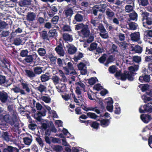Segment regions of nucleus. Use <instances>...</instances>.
<instances>
[{
    "instance_id": "nucleus-1",
    "label": "nucleus",
    "mask_w": 152,
    "mask_h": 152,
    "mask_svg": "<svg viewBox=\"0 0 152 152\" xmlns=\"http://www.w3.org/2000/svg\"><path fill=\"white\" fill-rule=\"evenodd\" d=\"M149 15V13L146 12H142L141 14L143 26L146 28L151 29V27L150 28L148 26L152 24V18L150 17Z\"/></svg>"
},
{
    "instance_id": "nucleus-2",
    "label": "nucleus",
    "mask_w": 152,
    "mask_h": 152,
    "mask_svg": "<svg viewBox=\"0 0 152 152\" xmlns=\"http://www.w3.org/2000/svg\"><path fill=\"white\" fill-rule=\"evenodd\" d=\"M63 69L64 70L65 73L66 75H68L69 74H72L74 75H75L76 72L75 71L70 72L71 71L74 70V68L71 62H69L67 64L66 66L63 67Z\"/></svg>"
},
{
    "instance_id": "nucleus-3",
    "label": "nucleus",
    "mask_w": 152,
    "mask_h": 152,
    "mask_svg": "<svg viewBox=\"0 0 152 152\" xmlns=\"http://www.w3.org/2000/svg\"><path fill=\"white\" fill-rule=\"evenodd\" d=\"M11 117L14 123L15 131L18 130L19 128L20 120L17 117V113L13 111Z\"/></svg>"
},
{
    "instance_id": "nucleus-4",
    "label": "nucleus",
    "mask_w": 152,
    "mask_h": 152,
    "mask_svg": "<svg viewBox=\"0 0 152 152\" xmlns=\"http://www.w3.org/2000/svg\"><path fill=\"white\" fill-rule=\"evenodd\" d=\"M105 102L107 103V110L111 112H112L113 108V102L112 99L110 97L106 99Z\"/></svg>"
},
{
    "instance_id": "nucleus-5",
    "label": "nucleus",
    "mask_w": 152,
    "mask_h": 152,
    "mask_svg": "<svg viewBox=\"0 0 152 152\" xmlns=\"http://www.w3.org/2000/svg\"><path fill=\"white\" fill-rule=\"evenodd\" d=\"M131 40L134 42H137L140 39V34L139 32H134L132 33L130 35Z\"/></svg>"
},
{
    "instance_id": "nucleus-6",
    "label": "nucleus",
    "mask_w": 152,
    "mask_h": 152,
    "mask_svg": "<svg viewBox=\"0 0 152 152\" xmlns=\"http://www.w3.org/2000/svg\"><path fill=\"white\" fill-rule=\"evenodd\" d=\"M79 69L81 71L82 74L85 75L87 73L86 64L83 63H80L78 65Z\"/></svg>"
},
{
    "instance_id": "nucleus-7",
    "label": "nucleus",
    "mask_w": 152,
    "mask_h": 152,
    "mask_svg": "<svg viewBox=\"0 0 152 152\" xmlns=\"http://www.w3.org/2000/svg\"><path fill=\"white\" fill-rule=\"evenodd\" d=\"M8 96L7 93L4 91H0V100L2 103H5L7 101Z\"/></svg>"
},
{
    "instance_id": "nucleus-8",
    "label": "nucleus",
    "mask_w": 152,
    "mask_h": 152,
    "mask_svg": "<svg viewBox=\"0 0 152 152\" xmlns=\"http://www.w3.org/2000/svg\"><path fill=\"white\" fill-rule=\"evenodd\" d=\"M66 48L67 49V51L70 54H72L75 53L77 51V48L73 45L68 44L66 45Z\"/></svg>"
},
{
    "instance_id": "nucleus-9",
    "label": "nucleus",
    "mask_w": 152,
    "mask_h": 152,
    "mask_svg": "<svg viewBox=\"0 0 152 152\" xmlns=\"http://www.w3.org/2000/svg\"><path fill=\"white\" fill-rule=\"evenodd\" d=\"M38 56L36 53H33L31 55L27 56L24 59V60L27 63H30L32 62L34 59H36Z\"/></svg>"
},
{
    "instance_id": "nucleus-10",
    "label": "nucleus",
    "mask_w": 152,
    "mask_h": 152,
    "mask_svg": "<svg viewBox=\"0 0 152 152\" xmlns=\"http://www.w3.org/2000/svg\"><path fill=\"white\" fill-rule=\"evenodd\" d=\"M4 119L5 121L9 123L12 126L13 129L15 130L14 124L11 117L9 115H6L4 116Z\"/></svg>"
},
{
    "instance_id": "nucleus-11",
    "label": "nucleus",
    "mask_w": 152,
    "mask_h": 152,
    "mask_svg": "<svg viewBox=\"0 0 152 152\" xmlns=\"http://www.w3.org/2000/svg\"><path fill=\"white\" fill-rule=\"evenodd\" d=\"M139 67L138 65H134L129 67V73L132 76V77L136 74L134 72L138 70Z\"/></svg>"
},
{
    "instance_id": "nucleus-12",
    "label": "nucleus",
    "mask_w": 152,
    "mask_h": 152,
    "mask_svg": "<svg viewBox=\"0 0 152 152\" xmlns=\"http://www.w3.org/2000/svg\"><path fill=\"white\" fill-rule=\"evenodd\" d=\"M127 79L129 80H133V77L129 73L126 72L121 75V80H124Z\"/></svg>"
},
{
    "instance_id": "nucleus-13",
    "label": "nucleus",
    "mask_w": 152,
    "mask_h": 152,
    "mask_svg": "<svg viewBox=\"0 0 152 152\" xmlns=\"http://www.w3.org/2000/svg\"><path fill=\"white\" fill-rule=\"evenodd\" d=\"M3 152H19V150L17 148L10 146H8L4 148Z\"/></svg>"
},
{
    "instance_id": "nucleus-14",
    "label": "nucleus",
    "mask_w": 152,
    "mask_h": 152,
    "mask_svg": "<svg viewBox=\"0 0 152 152\" xmlns=\"http://www.w3.org/2000/svg\"><path fill=\"white\" fill-rule=\"evenodd\" d=\"M55 50L57 53L61 56H64L65 53L61 45H58L55 48Z\"/></svg>"
},
{
    "instance_id": "nucleus-15",
    "label": "nucleus",
    "mask_w": 152,
    "mask_h": 152,
    "mask_svg": "<svg viewBox=\"0 0 152 152\" xmlns=\"http://www.w3.org/2000/svg\"><path fill=\"white\" fill-rule=\"evenodd\" d=\"M83 109L86 111H94L96 112L98 114H99L101 113L100 110L97 109V107H87L84 106L83 107Z\"/></svg>"
},
{
    "instance_id": "nucleus-16",
    "label": "nucleus",
    "mask_w": 152,
    "mask_h": 152,
    "mask_svg": "<svg viewBox=\"0 0 152 152\" xmlns=\"http://www.w3.org/2000/svg\"><path fill=\"white\" fill-rule=\"evenodd\" d=\"M36 15L34 13L29 12L26 15V20L29 22L33 21L35 20Z\"/></svg>"
},
{
    "instance_id": "nucleus-17",
    "label": "nucleus",
    "mask_w": 152,
    "mask_h": 152,
    "mask_svg": "<svg viewBox=\"0 0 152 152\" xmlns=\"http://www.w3.org/2000/svg\"><path fill=\"white\" fill-rule=\"evenodd\" d=\"M26 75L31 79H33L35 77L36 75L34 72L29 69H26L25 71Z\"/></svg>"
},
{
    "instance_id": "nucleus-18",
    "label": "nucleus",
    "mask_w": 152,
    "mask_h": 152,
    "mask_svg": "<svg viewBox=\"0 0 152 152\" xmlns=\"http://www.w3.org/2000/svg\"><path fill=\"white\" fill-rule=\"evenodd\" d=\"M81 33L85 37H88L90 34V31L88 29V26L86 24L85 27L81 30Z\"/></svg>"
},
{
    "instance_id": "nucleus-19",
    "label": "nucleus",
    "mask_w": 152,
    "mask_h": 152,
    "mask_svg": "<svg viewBox=\"0 0 152 152\" xmlns=\"http://www.w3.org/2000/svg\"><path fill=\"white\" fill-rule=\"evenodd\" d=\"M150 78L151 77L149 75H145L144 76H140L139 80L141 83L144 82H148L150 81Z\"/></svg>"
},
{
    "instance_id": "nucleus-20",
    "label": "nucleus",
    "mask_w": 152,
    "mask_h": 152,
    "mask_svg": "<svg viewBox=\"0 0 152 152\" xmlns=\"http://www.w3.org/2000/svg\"><path fill=\"white\" fill-rule=\"evenodd\" d=\"M140 118L142 121L145 123H148L151 119V117L149 115H142L140 116Z\"/></svg>"
},
{
    "instance_id": "nucleus-21",
    "label": "nucleus",
    "mask_w": 152,
    "mask_h": 152,
    "mask_svg": "<svg viewBox=\"0 0 152 152\" xmlns=\"http://www.w3.org/2000/svg\"><path fill=\"white\" fill-rule=\"evenodd\" d=\"M106 15L107 18L111 19L115 16V13L112 10L109 8H107L106 11Z\"/></svg>"
},
{
    "instance_id": "nucleus-22",
    "label": "nucleus",
    "mask_w": 152,
    "mask_h": 152,
    "mask_svg": "<svg viewBox=\"0 0 152 152\" xmlns=\"http://www.w3.org/2000/svg\"><path fill=\"white\" fill-rule=\"evenodd\" d=\"M132 51H134L135 52L138 53H140L142 51V48L140 46L137 45L134 47H132Z\"/></svg>"
},
{
    "instance_id": "nucleus-23",
    "label": "nucleus",
    "mask_w": 152,
    "mask_h": 152,
    "mask_svg": "<svg viewBox=\"0 0 152 152\" xmlns=\"http://www.w3.org/2000/svg\"><path fill=\"white\" fill-rule=\"evenodd\" d=\"M93 14L95 16L97 15L98 12H100L104 13L100 5L94 6L93 8Z\"/></svg>"
},
{
    "instance_id": "nucleus-24",
    "label": "nucleus",
    "mask_w": 152,
    "mask_h": 152,
    "mask_svg": "<svg viewBox=\"0 0 152 152\" xmlns=\"http://www.w3.org/2000/svg\"><path fill=\"white\" fill-rule=\"evenodd\" d=\"M64 39L66 42H72L73 40L72 37L68 34L65 33L63 35Z\"/></svg>"
},
{
    "instance_id": "nucleus-25",
    "label": "nucleus",
    "mask_w": 152,
    "mask_h": 152,
    "mask_svg": "<svg viewBox=\"0 0 152 152\" xmlns=\"http://www.w3.org/2000/svg\"><path fill=\"white\" fill-rule=\"evenodd\" d=\"M117 44L122 50H125L128 48V44L125 42H117Z\"/></svg>"
},
{
    "instance_id": "nucleus-26",
    "label": "nucleus",
    "mask_w": 152,
    "mask_h": 152,
    "mask_svg": "<svg viewBox=\"0 0 152 152\" xmlns=\"http://www.w3.org/2000/svg\"><path fill=\"white\" fill-rule=\"evenodd\" d=\"M82 12L81 11L78 12L75 16V19L77 21L80 22L83 20V16L80 14Z\"/></svg>"
},
{
    "instance_id": "nucleus-27",
    "label": "nucleus",
    "mask_w": 152,
    "mask_h": 152,
    "mask_svg": "<svg viewBox=\"0 0 152 152\" xmlns=\"http://www.w3.org/2000/svg\"><path fill=\"white\" fill-rule=\"evenodd\" d=\"M66 86L64 84H59L56 86V88L59 92H63L66 90Z\"/></svg>"
},
{
    "instance_id": "nucleus-28",
    "label": "nucleus",
    "mask_w": 152,
    "mask_h": 152,
    "mask_svg": "<svg viewBox=\"0 0 152 152\" xmlns=\"http://www.w3.org/2000/svg\"><path fill=\"white\" fill-rule=\"evenodd\" d=\"M36 89L41 93H42L44 92H46L47 90L46 87L42 84H40L36 88Z\"/></svg>"
},
{
    "instance_id": "nucleus-29",
    "label": "nucleus",
    "mask_w": 152,
    "mask_h": 152,
    "mask_svg": "<svg viewBox=\"0 0 152 152\" xmlns=\"http://www.w3.org/2000/svg\"><path fill=\"white\" fill-rule=\"evenodd\" d=\"M23 142L25 144L28 145H29L31 143L32 139L31 136L30 137H25L23 138Z\"/></svg>"
},
{
    "instance_id": "nucleus-30",
    "label": "nucleus",
    "mask_w": 152,
    "mask_h": 152,
    "mask_svg": "<svg viewBox=\"0 0 152 152\" xmlns=\"http://www.w3.org/2000/svg\"><path fill=\"white\" fill-rule=\"evenodd\" d=\"M11 90L13 91L15 93H20L24 95L26 94L24 90L21 89L19 87L15 86L14 88L11 89Z\"/></svg>"
},
{
    "instance_id": "nucleus-31",
    "label": "nucleus",
    "mask_w": 152,
    "mask_h": 152,
    "mask_svg": "<svg viewBox=\"0 0 152 152\" xmlns=\"http://www.w3.org/2000/svg\"><path fill=\"white\" fill-rule=\"evenodd\" d=\"M10 136L8 133L7 132H3L1 135V137L3 139L6 141L8 142L10 140Z\"/></svg>"
},
{
    "instance_id": "nucleus-32",
    "label": "nucleus",
    "mask_w": 152,
    "mask_h": 152,
    "mask_svg": "<svg viewBox=\"0 0 152 152\" xmlns=\"http://www.w3.org/2000/svg\"><path fill=\"white\" fill-rule=\"evenodd\" d=\"M45 115V112H44L42 113L41 112H39L37 114L34 116L35 118L37 121H40L41 120V116H44Z\"/></svg>"
},
{
    "instance_id": "nucleus-33",
    "label": "nucleus",
    "mask_w": 152,
    "mask_h": 152,
    "mask_svg": "<svg viewBox=\"0 0 152 152\" xmlns=\"http://www.w3.org/2000/svg\"><path fill=\"white\" fill-rule=\"evenodd\" d=\"M129 16L130 18V19L133 20H137V14L135 12H132L129 15Z\"/></svg>"
},
{
    "instance_id": "nucleus-34",
    "label": "nucleus",
    "mask_w": 152,
    "mask_h": 152,
    "mask_svg": "<svg viewBox=\"0 0 152 152\" xmlns=\"http://www.w3.org/2000/svg\"><path fill=\"white\" fill-rule=\"evenodd\" d=\"M34 72L35 75H39L41 74L42 72V68L39 66H37L33 68Z\"/></svg>"
},
{
    "instance_id": "nucleus-35",
    "label": "nucleus",
    "mask_w": 152,
    "mask_h": 152,
    "mask_svg": "<svg viewBox=\"0 0 152 152\" xmlns=\"http://www.w3.org/2000/svg\"><path fill=\"white\" fill-rule=\"evenodd\" d=\"M137 25L135 22H131L129 23V28L131 30H134L137 29Z\"/></svg>"
},
{
    "instance_id": "nucleus-36",
    "label": "nucleus",
    "mask_w": 152,
    "mask_h": 152,
    "mask_svg": "<svg viewBox=\"0 0 152 152\" xmlns=\"http://www.w3.org/2000/svg\"><path fill=\"white\" fill-rule=\"evenodd\" d=\"M99 34L100 36L104 39H107L109 37L108 32L106 30L101 32Z\"/></svg>"
},
{
    "instance_id": "nucleus-37",
    "label": "nucleus",
    "mask_w": 152,
    "mask_h": 152,
    "mask_svg": "<svg viewBox=\"0 0 152 152\" xmlns=\"http://www.w3.org/2000/svg\"><path fill=\"white\" fill-rule=\"evenodd\" d=\"M41 81L45 82L48 81L49 79V77L46 74L42 75L40 77Z\"/></svg>"
},
{
    "instance_id": "nucleus-38",
    "label": "nucleus",
    "mask_w": 152,
    "mask_h": 152,
    "mask_svg": "<svg viewBox=\"0 0 152 152\" xmlns=\"http://www.w3.org/2000/svg\"><path fill=\"white\" fill-rule=\"evenodd\" d=\"M109 123L108 120L103 119L101 121V125L103 127H105L109 124Z\"/></svg>"
},
{
    "instance_id": "nucleus-39",
    "label": "nucleus",
    "mask_w": 152,
    "mask_h": 152,
    "mask_svg": "<svg viewBox=\"0 0 152 152\" xmlns=\"http://www.w3.org/2000/svg\"><path fill=\"white\" fill-rule=\"evenodd\" d=\"M30 0H23L20 2V4L21 6H26L30 5Z\"/></svg>"
},
{
    "instance_id": "nucleus-40",
    "label": "nucleus",
    "mask_w": 152,
    "mask_h": 152,
    "mask_svg": "<svg viewBox=\"0 0 152 152\" xmlns=\"http://www.w3.org/2000/svg\"><path fill=\"white\" fill-rule=\"evenodd\" d=\"M42 38L44 39L48 40V36L46 31H43L40 33Z\"/></svg>"
},
{
    "instance_id": "nucleus-41",
    "label": "nucleus",
    "mask_w": 152,
    "mask_h": 152,
    "mask_svg": "<svg viewBox=\"0 0 152 152\" xmlns=\"http://www.w3.org/2000/svg\"><path fill=\"white\" fill-rule=\"evenodd\" d=\"M133 6L128 5L125 6V10L127 12H130L133 10Z\"/></svg>"
},
{
    "instance_id": "nucleus-42",
    "label": "nucleus",
    "mask_w": 152,
    "mask_h": 152,
    "mask_svg": "<svg viewBox=\"0 0 152 152\" xmlns=\"http://www.w3.org/2000/svg\"><path fill=\"white\" fill-rule=\"evenodd\" d=\"M21 85L22 86L23 88L28 93L30 92V90L28 87V85L26 83H21Z\"/></svg>"
},
{
    "instance_id": "nucleus-43",
    "label": "nucleus",
    "mask_w": 152,
    "mask_h": 152,
    "mask_svg": "<svg viewBox=\"0 0 152 152\" xmlns=\"http://www.w3.org/2000/svg\"><path fill=\"white\" fill-rule=\"evenodd\" d=\"M41 99L46 103H48L50 102L51 99L49 96H42Z\"/></svg>"
},
{
    "instance_id": "nucleus-44",
    "label": "nucleus",
    "mask_w": 152,
    "mask_h": 152,
    "mask_svg": "<svg viewBox=\"0 0 152 152\" xmlns=\"http://www.w3.org/2000/svg\"><path fill=\"white\" fill-rule=\"evenodd\" d=\"M10 33L9 31H0V35L1 37H6L8 36Z\"/></svg>"
},
{
    "instance_id": "nucleus-45",
    "label": "nucleus",
    "mask_w": 152,
    "mask_h": 152,
    "mask_svg": "<svg viewBox=\"0 0 152 152\" xmlns=\"http://www.w3.org/2000/svg\"><path fill=\"white\" fill-rule=\"evenodd\" d=\"M38 52L39 55L41 56H44L46 53L45 49L42 48H39L38 50Z\"/></svg>"
},
{
    "instance_id": "nucleus-46",
    "label": "nucleus",
    "mask_w": 152,
    "mask_h": 152,
    "mask_svg": "<svg viewBox=\"0 0 152 152\" xmlns=\"http://www.w3.org/2000/svg\"><path fill=\"white\" fill-rule=\"evenodd\" d=\"M76 84L77 86H79L81 90H83L84 91H85V86L83 83L81 82H79L76 83Z\"/></svg>"
},
{
    "instance_id": "nucleus-47",
    "label": "nucleus",
    "mask_w": 152,
    "mask_h": 152,
    "mask_svg": "<svg viewBox=\"0 0 152 152\" xmlns=\"http://www.w3.org/2000/svg\"><path fill=\"white\" fill-rule=\"evenodd\" d=\"M36 140L40 146L43 147L44 145L43 141L38 136L36 137Z\"/></svg>"
},
{
    "instance_id": "nucleus-48",
    "label": "nucleus",
    "mask_w": 152,
    "mask_h": 152,
    "mask_svg": "<svg viewBox=\"0 0 152 152\" xmlns=\"http://www.w3.org/2000/svg\"><path fill=\"white\" fill-rule=\"evenodd\" d=\"M6 81V78L5 76L0 75V84L3 85Z\"/></svg>"
},
{
    "instance_id": "nucleus-49",
    "label": "nucleus",
    "mask_w": 152,
    "mask_h": 152,
    "mask_svg": "<svg viewBox=\"0 0 152 152\" xmlns=\"http://www.w3.org/2000/svg\"><path fill=\"white\" fill-rule=\"evenodd\" d=\"M58 72L60 76L61 77V80L64 82L66 81L67 79L64 72L61 70H59Z\"/></svg>"
},
{
    "instance_id": "nucleus-50",
    "label": "nucleus",
    "mask_w": 152,
    "mask_h": 152,
    "mask_svg": "<svg viewBox=\"0 0 152 152\" xmlns=\"http://www.w3.org/2000/svg\"><path fill=\"white\" fill-rule=\"evenodd\" d=\"M65 11V15L67 16H71L73 14V11L72 10L71 8L68 9Z\"/></svg>"
},
{
    "instance_id": "nucleus-51",
    "label": "nucleus",
    "mask_w": 152,
    "mask_h": 152,
    "mask_svg": "<svg viewBox=\"0 0 152 152\" xmlns=\"http://www.w3.org/2000/svg\"><path fill=\"white\" fill-rule=\"evenodd\" d=\"M109 70L110 73H113L117 71V68L115 66L113 65L109 67Z\"/></svg>"
},
{
    "instance_id": "nucleus-52",
    "label": "nucleus",
    "mask_w": 152,
    "mask_h": 152,
    "mask_svg": "<svg viewBox=\"0 0 152 152\" xmlns=\"http://www.w3.org/2000/svg\"><path fill=\"white\" fill-rule=\"evenodd\" d=\"M57 35V33L55 29L50 30L49 32V36L50 37H52Z\"/></svg>"
},
{
    "instance_id": "nucleus-53",
    "label": "nucleus",
    "mask_w": 152,
    "mask_h": 152,
    "mask_svg": "<svg viewBox=\"0 0 152 152\" xmlns=\"http://www.w3.org/2000/svg\"><path fill=\"white\" fill-rule=\"evenodd\" d=\"M87 115L88 117L94 119H96L98 117V116L94 113L88 112L87 113Z\"/></svg>"
},
{
    "instance_id": "nucleus-54",
    "label": "nucleus",
    "mask_w": 152,
    "mask_h": 152,
    "mask_svg": "<svg viewBox=\"0 0 152 152\" xmlns=\"http://www.w3.org/2000/svg\"><path fill=\"white\" fill-rule=\"evenodd\" d=\"M97 45V44L96 43H93L91 44L90 48H88V49L90 51H93L96 49Z\"/></svg>"
},
{
    "instance_id": "nucleus-55",
    "label": "nucleus",
    "mask_w": 152,
    "mask_h": 152,
    "mask_svg": "<svg viewBox=\"0 0 152 152\" xmlns=\"http://www.w3.org/2000/svg\"><path fill=\"white\" fill-rule=\"evenodd\" d=\"M52 79L53 81V83L55 85H56L59 83V81L60 80L59 77L57 76L53 77Z\"/></svg>"
},
{
    "instance_id": "nucleus-56",
    "label": "nucleus",
    "mask_w": 152,
    "mask_h": 152,
    "mask_svg": "<svg viewBox=\"0 0 152 152\" xmlns=\"http://www.w3.org/2000/svg\"><path fill=\"white\" fill-rule=\"evenodd\" d=\"M49 58L51 63L53 64H56V57L52 55H50Z\"/></svg>"
},
{
    "instance_id": "nucleus-57",
    "label": "nucleus",
    "mask_w": 152,
    "mask_h": 152,
    "mask_svg": "<svg viewBox=\"0 0 152 152\" xmlns=\"http://www.w3.org/2000/svg\"><path fill=\"white\" fill-rule=\"evenodd\" d=\"M133 60L136 63H139L141 61V58L140 56H135L133 58Z\"/></svg>"
},
{
    "instance_id": "nucleus-58",
    "label": "nucleus",
    "mask_w": 152,
    "mask_h": 152,
    "mask_svg": "<svg viewBox=\"0 0 152 152\" xmlns=\"http://www.w3.org/2000/svg\"><path fill=\"white\" fill-rule=\"evenodd\" d=\"M145 112H151L152 111V107L151 104L148 103L145 105Z\"/></svg>"
},
{
    "instance_id": "nucleus-59",
    "label": "nucleus",
    "mask_w": 152,
    "mask_h": 152,
    "mask_svg": "<svg viewBox=\"0 0 152 152\" xmlns=\"http://www.w3.org/2000/svg\"><path fill=\"white\" fill-rule=\"evenodd\" d=\"M28 53V52L27 50H22L20 53V55L22 57H26L27 56Z\"/></svg>"
},
{
    "instance_id": "nucleus-60",
    "label": "nucleus",
    "mask_w": 152,
    "mask_h": 152,
    "mask_svg": "<svg viewBox=\"0 0 152 152\" xmlns=\"http://www.w3.org/2000/svg\"><path fill=\"white\" fill-rule=\"evenodd\" d=\"M62 98L65 101H67L71 99V95L67 94H65L62 95Z\"/></svg>"
},
{
    "instance_id": "nucleus-61",
    "label": "nucleus",
    "mask_w": 152,
    "mask_h": 152,
    "mask_svg": "<svg viewBox=\"0 0 152 152\" xmlns=\"http://www.w3.org/2000/svg\"><path fill=\"white\" fill-rule=\"evenodd\" d=\"M141 86V89L142 91H145L149 88V85L147 84L142 85Z\"/></svg>"
},
{
    "instance_id": "nucleus-62",
    "label": "nucleus",
    "mask_w": 152,
    "mask_h": 152,
    "mask_svg": "<svg viewBox=\"0 0 152 152\" xmlns=\"http://www.w3.org/2000/svg\"><path fill=\"white\" fill-rule=\"evenodd\" d=\"M84 26L83 23H81L75 26V28L76 30H79L83 28L84 27Z\"/></svg>"
},
{
    "instance_id": "nucleus-63",
    "label": "nucleus",
    "mask_w": 152,
    "mask_h": 152,
    "mask_svg": "<svg viewBox=\"0 0 152 152\" xmlns=\"http://www.w3.org/2000/svg\"><path fill=\"white\" fill-rule=\"evenodd\" d=\"M96 18L95 19H92L91 20V23L94 26H96L97 25L99 22V20H98Z\"/></svg>"
},
{
    "instance_id": "nucleus-64",
    "label": "nucleus",
    "mask_w": 152,
    "mask_h": 152,
    "mask_svg": "<svg viewBox=\"0 0 152 152\" xmlns=\"http://www.w3.org/2000/svg\"><path fill=\"white\" fill-rule=\"evenodd\" d=\"M63 30L65 31H72L70 26L68 25H65L63 27Z\"/></svg>"
}]
</instances>
